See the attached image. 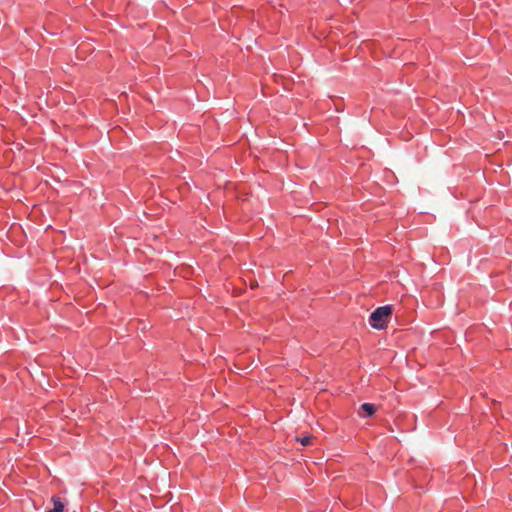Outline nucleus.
<instances>
[{"label": "nucleus", "instance_id": "f257e3e1", "mask_svg": "<svg viewBox=\"0 0 512 512\" xmlns=\"http://www.w3.org/2000/svg\"><path fill=\"white\" fill-rule=\"evenodd\" d=\"M393 309L391 305L376 308L369 316V324L377 330L385 329L391 318Z\"/></svg>", "mask_w": 512, "mask_h": 512}, {"label": "nucleus", "instance_id": "7ed1b4c3", "mask_svg": "<svg viewBox=\"0 0 512 512\" xmlns=\"http://www.w3.org/2000/svg\"><path fill=\"white\" fill-rule=\"evenodd\" d=\"M51 501L53 503V509L50 512H63L64 511V503L62 502V499L59 496L53 495L51 498Z\"/></svg>", "mask_w": 512, "mask_h": 512}, {"label": "nucleus", "instance_id": "20e7f679", "mask_svg": "<svg viewBox=\"0 0 512 512\" xmlns=\"http://www.w3.org/2000/svg\"><path fill=\"white\" fill-rule=\"evenodd\" d=\"M312 439H313V437L310 435L303 436V437H296V441L300 442L301 445H303V446L309 445L311 443Z\"/></svg>", "mask_w": 512, "mask_h": 512}, {"label": "nucleus", "instance_id": "f03ea898", "mask_svg": "<svg viewBox=\"0 0 512 512\" xmlns=\"http://www.w3.org/2000/svg\"><path fill=\"white\" fill-rule=\"evenodd\" d=\"M376 406L372 403H363L360 406L359 415L361 417H371L376 412Z\"/></svg>", "mask_w": 512, "mask_h": 512}]
</instances>
